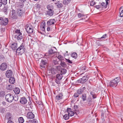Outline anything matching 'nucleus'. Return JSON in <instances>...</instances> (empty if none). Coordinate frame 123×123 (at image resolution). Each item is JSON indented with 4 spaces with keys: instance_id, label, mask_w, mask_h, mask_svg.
Wrapping results in <instances>:
<instances>
[{
    "instance_id": "nucleus-1",
    "label": "nucleus",
    "mask_w": 123,
    "mask_h": 123,
    "mask_svg": "<svg viewBox=\"0 0 123 123\" xmlns=\"http://www.w3.org/2000/svg\"><path fill=\"white\" fill-rule=\"evenodd\" d=\"M18 44L16 43H14L11 44L10 47L13 50H15L17 53H18V55H21L25 52V48L24 45L23 43L17 48Z\"/></svg>"
},
{
    "instance_id": "nucleus-2",
    "label": "nucleus",
    "mask_w": 123,
    "mask_h": 123,
    "mask_svg": "<svg viewBox=\"0 0 123 123\" xmlns=\"http://www.w3.org/2000/svg\"><path fill=\"white\" fill-rule=\"evenodd\" d=\"M120 80V78L119 77L115 78L110 82V86L113 87H116L117 86L118 83Z\"/></svg>"
},
{
    "instance_id": "nucleus-3",
    "label": "nucleus",
    "mask_w": 123,
    "mask_h": 123,
    "mask_svg": "<svg viewBox=\"0 0 123 123\" xmlns=\"http://www.w3.org/2000/svg\"><path fill=\"white\" fill-rule=\"evenodd\" d=\"M39 60H41L40 63V66L42 68H44V66L47 64L48 59L45 57H43L40 58Z\"/></svg>"
},
{
    "instance_id": "nucleus-4",
    "label": "nucleus",
    "mask_w": 123,
    "mask_h": 123,
    "mask_svg": "<svg viewBox=\"0 0 123 123\" xmlns=\"http://www.w3.org/2000/svg\"><path fill=\"white\" fill-rule=\"evenodd\" d=\"M0 24L2 25L6 26L8 24V20L7 18L0 17Z\"/></svg>"
},
{
    "instance_id": "nucleus-5",
    "label": "nucleus",
    "mask_w": 123,
    "mask_h": 123,
    "mask_svg": "<svg viewBox=\"0 0 123 123\" xmlns=\"http://www.w3.org/2000/svg\"><path fill=\"white\" fill-rule=\"evenodd\" d=\"M6 100L9 102H12L14 100L13 96L11 93L7 94L5 96Z\"/></svg>"
},
{
    "instance_id": "nucleus-6",
    "label": "nucleus",
    "mask_w": 123,
    "mask_h": 123,
    "mask_svg": "<svg viewBox=\"0 0 123 123\" xmlns=\"http://www.w3.org/2000/svg\"><path fill=\"white\" fill-rule=\"evenodd\" d=\"M25 29L26 32L29 34H31L33 32L32 26L30 25H26L25 26Z\"/></svg>"
},
{
    "instance_id": "nucleus-7",
    "label": "nucleus",
    "mask_w": 123,
    "mask_h": 123,
    "mask_svg": "<svg viewBox=\"0 0 123 123\" xmlns=\"http://www.w3.org/2000/svg\"><path fill=\"white\" fill-rule=\"evenodd\" d=\"M88 79V76L87 75H85L82 78L77 80L78 83H83L86 82Z\"/></svg>"
},
{
    "instance_id": "nucleus-8",
    "label": "nucleus",
    "mask_w": 123,
    "mask_h": 123,
    "mask_svg": "<svg viewBox=\"0 0 123 123\" xmlns=\"http://www.w3.org/2000/svg\"><path fill=\"white\" fill-rule=\"evenodd\" d=\"M17 13L16 11L13 9L12 11V15L11 16V18L14 19H17L18 18Z\"/></svg>"
},
{
    "instance_id": "nucleus-9",
    "label": "nucleus",
    "mask_w": 123,
    "mask_h": 123,
    "mask_svg": "<svg viewBox=\"0 0 123 123\" xmlns=\"http://www.w3.org/2000/svg\"><path fill=\"white\" fill-rule=\"evenodd\" d=\"M25 12V10L20 9L18 10L17 13L19 17H21L24 16Z\"/></svg>"
},
{
    "instance_id": "nucleus-10",
    "label": "nucleus",
    "mask_w": 123,
    "mask_h": 123,
    "mask_svg": "<svg viewBox=\"0 0 123 123\" xmlns=\"http://www.w3.org/2000/svg\"><path fill=\"white\" fill-rule=\"evenodd\" d=\"M7 67V65L6 63H3L0 66V69L2 71H4L6 70Z\"/></svg>"
},
{
    "instance_id": "nucleus-11",
    "label": "nucleus",
    "mask_w": 123,
    "mask_h": 123,
    "mask_svg": "<svg viewBox=\"0 0 123 123\" xmlns=\"http://www.w3.org/2000/svg\"><path fill=\"white\" fill-rule=\"evenodd\" d=\"M27 102V100L25 97H21L20 99V103L23 105L26 104Z\"/></svg>"
},
{
    "instance_id": "nucleus-12",
    "label": "nucleus",
    "mask_w": 123,
    "mask_h": 123,
    "mask_svg": "<svg viewBox=\"0 0 123 123\" xmlns=\"http://www.w3.org/2000/svg\"><path fill=\"white\" fill-rule=\"evenodd\" d=\"M12 72L11 70H8L6 71V76L7 77L9 78L12 77Z\"/></svg>"
},
{
    "instance_id": "nucleus-13",
    "label": "nucleus",
    "mask_w": 123,
    "mask_h": 123,
    "mask_svg": "<svg viewBox=\"0 0 123 123\" xmlns=\"http://www.w3.org/2000/svg\"><path fill=\"white\" fill-rule=\"evenodd\" d=\"M34 115L31 112H28L27 114V117L28 118L32 119L34 117Z\"/></svg>"
},
{
    "instance_id": "nucleus-14",
    "label": "nucleus",
    "mask_w": 123,
    "mask_h": 123,
    "mask_svg": "<svg viewBox=\"0 0 123 123\" xmlns=\"http://www.w3.org/2000/svg\"><path fill=\"white\" fill-rule=\"evenodd\" d=\"M55 22V19H50L47 22V25H50L54 24Z\"/></svg>"
},
{
    "instance_id": "nucleus-15",
    "label": "nucleus",
    "mask_w": 123,
    "mask_h": 123,
    "mask_svg": "<svg viewBox=\"0 0 123 123\" xmlns=\"http://www.w3.org/2000/svg\"><path fill=\"white\" fill-rule=\"evenodd\" d=\"M86 102L87 105L88 106H90L92 104V99L90 96H89L87 99Z\"/></svg>"
},
{
    "instance_id": "nucleus-16",
    "label": "nucleus",
    "mask_w": 123,
    "mask_h": 123,
    "mask_svg": "<svg viewBox=\"0 0 123 123\" xmlns=\"http://www.w3.org/2000/svg\"><path fill=\"white\" fill-rule=\"evenodd\" d=\"M63 94L61 92L58 95L55 96V98L56 100H58L62 98V97L63 96Z\"/></svg>"
},
{
    "instance_id": "nucleus-17",
    "label": "nucleus",
    "mask_w": 123,
    "mask_h": 123,
    "mask_svg": "<svg viewBox=\"0 0 123 123\" xmlns=\"http://www.w3.org/2000/svg\"><path fill=\"white\" fill-rule=\"evenodd\" d=\"M55 5H57L56 6L59 8H61L63 6V4L61 3L59 1H57L56 3H55Z\"/></svg>"
},
{
    "instance_id": "nucleus-18",
    "label": "nucleus",
    "mask_w": 123,
    "mask_h": 123,
    "mask_svg": "<svg viewBox=\"0 0 123 123\" xmlns=\"http://www.w3.org/2000/svg\"><path fill=\"white\" fill-rule=\"evenodd\" d=\"M9 79V82L12 84H13L15 83V80L14 77H10Z\"/></svg>"
},
{
    "instance_id": "nucleus-19",
    "label": "nucleus",
    "mask_w": 123,
    "mask_h": 123,
    "mask_svg": "<svg viewBox=\"0 0 123 123\" xmlns=\"http://www.w3.org/2000/svg\"><path fill=\"white\" fill-rule=\"evenodd\" d=\"M63 77V75L61 74H58L56 76V79L58 80H61L62 79Z\"/></svg>"
},
{
    "instance_id": "nucleus-20",
    "label": "nucleus",
    "mask_w": 123,
    "mask_h": 123,
    "mask_svg": "<svg viewBox=\"0 0 123 123\" xmlns=\"http://www.w3.org/2000/svg\"><path fill=\"white\" fill-rule=\"evenodd\" d=\"M13 91L15 94H18L20 92V90L18 88L16 87L14 89Z\"/></svg>"
},
{
    "instance_id": "nucleus-21",
    "label": "nucleus",
    "mask_w": 123,
    "mask_h": 123,
    "mask_svg": "<svg viewBox=\"0 0 123 123\" xmlns=\"http://www.w3.org/2000/svg\"><path fill=\"white\" fill-rule=\"evenodd\" d=\"M107 34H105V35H103V36L101 37L100 38H98L99 40V41H102L103 40H104L107 37Z\"/></svg>"
},
{
    "instance_id": "nucleus-22",
    "label": "nucleus",
    "mask_w": 123,
    "mask_h": 123,
    "mask_svg": "<svg viewBox=\"0 0 123 123\" xmlns=\"http://www.w3.org/2000/svg\"><path fill=\"white\" fill-rule=\"evenodd\" d=\"M87 94L86 93H84L82 95V101H85L86 100L87 98Z\"/></svg>"
},
{
    "instance_id": "nucleus-23",
    "label": "nucleus",
    "mask_w": 123,
    "mask_h": 123,
    "mask_svg": "<svg viewBox=\"0 0 123 123\" xmlns=\"http://www.w3.org/2000/svg\"><path fill=\"white\" fill-rule=\"evenodd\" d=\"M47 14L50 16H52L54 14V11L51 10L50 11H47Z\"/></svg>"
},
{
    "instance_id": "nucleus-24",
    "label": "nucleus",
    "mask_w": 123,
    "mask_h": 123,
    "mask_svg": "<svg viewBox=\"0 0 123 123\" xmlns=\"http://www.w3.org/2000/svg\"><path fill=\"white\" fill-rule=\"evenodd\" d=\"M16 38H17L18 40H21L22 38V34H19L15 36V37Z\"/></svg>"
},
{
    "instance_id": "nucleus-25",
    "label": "nucleus",
    "mask_w": 123,
    "mask_h": 123,
    "mask_svg": "<svg viewBox=\"0 0 123 123\" xmlns=\"http://www.w3.org/2000/svg\"><path fill=\"white\" fill-rule=\"evenodd\" d=\"M50 70L51 71V73L52 74L54 75L56 73V70L54 68H51L50 69Z\"/></svg>"
},
{
    "instance_id": "nucleus-26",
    "label": "nucleus",
    "mask_w": 123,
    "mask_h": 123,
    "mask_svg": "<svg viewBox=\"0 0 123 123\" xmlns=\"http://www.w3.org/2000/svg\"><path fill=\"white\" fill-rule=\"evenodd\" d=\"M90 94L92 96V98L94 99L96 98L97 97L96 94L94 93L93 91H91L90 92Z\"/></svg>"
},
{
    "instance_id": "nucleus-27",
    "label": "nucleus",
    "mask_w": 123,
    "mask_h": 123,
    "mask_svg": "<svg viewBox=\"0 0 123 123\" xmlns=\"http://www.w3.org/2000/svg\"><path fill=\"white\" fill-rule=\"evenodd\" d=\"M61 74L62 75L65 74L67 72V70L66 69L62 68L61 69Z\"/></svg>"
},
{
    "instance_id": "nucleus-28",
    "label": "nucleus",
    "mask_w": 123,
    "mask_h": 123,
    "mask_svg": "<svg viewBox=\"0 0 123 123\" xmlns=\"http://www.w3.org/2000/svg\"><path fill=\"white\" fill-rule=\"evenodd\" d=\"M47 8L48 10V11H50L51 10H53L54 7L52 5H48L47 6Z\"/></svg>"
},
{
    "instance_id": "nucleus-29",
    "label": "nucleus",
    "mask_w": 123,
    "mask_h": 123,
    "mask_svg": "<svg viewBox=\"0 0 123 123\" xmlns=\"http://www.w3.org/2000/svg\"><path fill=\"white\" fill-rule=\"evenodd\" d=\"M99 4H100V6L104 8H106L108 4L104 2H103L101 3H99Z\"/></svg>"
},
{
    "instance_id": "nucleus-30",
    "label": "nucleus",
    "mask_w": 123,
    "mask_h": 123,
    "mask_svg": "<svg viewBox=\"0 0 123 123\" xmlns=\"http://www.w3.org/2000/svg\"><path fill=\"white\" fill-rule=\"evenodd\" d=\"M55 53L56 51H54V50L52 49H51L48 51V53L49 55L53 54Z\"/></svg>"
},
{
    "instance_id": "nucleus-31",
    "label": "nucleus",
    "mask_w": 123,
    "mask_h": 123,
    "mask_svg": "<svg viewBox=\"0 0 123 123\" xmlns=\"http://www.w3.org/2000/svg\"><path fill=\"white\" fill-rule=\"evenodd\" d=\"M69 116L68 114H65L63 116V118L65 120H67L69 118Z\"/></svg>"
},
{
    "instance_id": "nucleus-32",
    "label": "nucleus",
    "mask_w": 123,
    "mask_h": 123,
    "mask_svg": "<svg viewBox=\"0 0 123 123\" xmlns=\"http://www.w3.org/2000/svg\"><path fill=\"white\" fill-rule=\"evenodd\" d=\"M12 85H8L7 86L6 89L8 90H12L13 88V87L12 86Z\"/></svg>"
},
{
    "instance_id": "nucleus-33",
    "label": "nucleus",
    "mask_w": 123,
    "mask_h": 123,
    "mask_svg": "<svg viewBox=\"0 0 123 123\" xmlns=\"http://www.w3.org/2000/svg\"><path fill=\"white\" fill-rule=\"evenodd\" d=\"M71 55L72 57L75 59H76L77 57V54L75 52L72 53Z\"/></svg>"
},
{
    "instance_id": "nucleus-34",
    "label": "nucleus",
    "mask_w": 123,
    "mask_h": 123,
    "mask_svg": "<svg viewBox=\"0 0 123 123\" xmlns=\"http://www.w3.org/2000/svg\"><path fill=\"white\" fill-rule=\"evenodd\" d=\"M77 92L79 95L81 94L83 92V90L82 89H79L77 90Z\"/></svg>"
},
{
    "instance_id": "nucleus-35",
    "label": "nucleus",
    "mask_w": 123,
    "mask_h": 123,
    "mask_svg": "<svg viewBox=\"0 0 123 123\" xmlns=\"http://www.w3.org/2000/svg\"><path fill=\"white\" fill-rule=\"evenodd\" d=\"M71 0H63V3L64 5H67L69 3Z\"/></svg>"
},
{
    "instance_id": "nucleus-36",
    "label": "nucleus",
    "mask_w": 123,
    "mask_h": 123,
    "mask_svg": "<svg viewBox=\"0 0 123 123\" xmlns=\"http://www.w3.org/2000/svg\"><path fill=\"white\" fill-rule=\"evenodd\" d=\"M18 121L19 123H23L24 122V120L22 117H20L18 119Z\"/></svg>"
},
{
    "instance_id": "nucleus-37",
    "label": "nucleus",
    "mask_w": 123,
    "mask_h": 123,
    "mask_svg": "<svg viewBox=\"0 0 123 123\" xmlns=\"http://www.w3.org/2000/svg\"><path fill=\"white\" fill-rule=\"evenodd\" d=\"M61 65L62 67L64 68H65L67 66L65 62L63 61H61Z\"/></svg>"
},
{
    "instance_id": "nucleus-38",
    "label": "nucleus",
    "mask_w": 123,
    "mask_h": 123,
    "mask_svg": "<svg viewBox=\"0 0 123 123\" xmlns=\"http://www.w3.org/2000/svg\"><path fill=\"white\" fill-rule=\"evenodd\" d=\"M57 58L60 61L63 60L64 59L63 57L60 55H59L58 56Z\"/></svg>"
},
{
    "instance_id": "nucleus-39",
    "label": "nucleus",
    "mask_w": 123,
    "mask_h": 123,
    "mask_svg": "<svg viewBox=\"0 0 123 123\" xmlns=\"http://www.w3.org/2000/svg\"><path fill=\"white\" fill-rule=\"evenodd\" d=\"M29 122H31L32 123H38V122L36 119H34L32 120H30Z\"/></svg>"
},
{
    "instance_id": "nucleus-40",
    "label": "nucleus",
    "mask_w": 123,
    "mask_h": 123,
    "mask_svg": "<svg viewBox=\"0 0 123 123\" xmlns=\"http://www.w3.org/2000/svg\"><path fill=\"white\" fill-rule=\"evenodd\" d=\"M14 99L15 101H17L18 99V96L17 95H14L13 96Z\"/></svg>"
},
{
    "instance_id": "nucleus-41",
    "label": "nucleus",
    "mask_w": 123,
    "mask_h": 123,
    "mask_svg": "<svg viewBox=\"0 0 123 123\" xmlns=\"http://www.w3.org/2000/svg\"><path fill=\"white\" fill-rule=\"evenodd\" d=\"M101 119L102 121L103 122L105 121V120L104 119V117L105 114H104L103 113H102L101 114Z\"/></svg>"
},
{
    "instance_id": "nucleus-42",
    "label": "nucleus",
    "mask_w": 123,
    "mask_h": 123,
    "mask_svg": "<svg viewBox=\"0 0 123 123\" xmlns=\"http://www.w3.org/2000/svg\"><path fill=\"white\" fill-rule=\"evenodd\" d=\"M74 111H77V112H78L79 111L77 110L78 107V106L77 105H74Z\"/></svg>"
},
{
    "instance_id": "nucleus-43",
    "label": "nucleus",
    "mask_w": 123,
    "mask_h": 123,
    "mask_svg": "<svg viewBox=\"0 0 123 123\" xmlns=\"http://www.w3.org/2000/svg\"><path fill=\"white\" fill-rule=\"evenodd\" d=\"M15 33H17V35H18L19 34H21V33L20 32V30L17 29L15 31Z\"/></svg>"
},
{
    "instance_id": "nucleus-44",
    "label": "nucleus",
    "mask_w": 123,
    "mask_h": 123,
    "mask_svg": "<svg viewBox=\"0 0 123 123\" xmlns=\"http://www.w3.org/2000/svg\"><path fill=\"white\" fill-rule=\"evenodd\" d=\"M3 11L4 13L6 14L7 13V8L5 7L3 8Z\"/></svg>"
},
{
    "instance_id": "nucleus-45",
    "label": "nucleus",
    "mask_w": 123,
    "mask_h": 123,
    "mask_svg": "<svg viewBox=\"0 0 123 123\" xmlns=\"http://www.w3.org/2000/svg\"><path fill=\"white\" fill-rule=\"evenodd\" d=\"M37 103L39 105H43V104L42 102L41 101H36Z\"/></svg>"
},
{
    "instance_id": "nucleus-46",
    "label": "nucleus",
    "mask_w": 123,
    "mask_h": 123,
    "mask_svg": "<svg viewBox=\"0 0 123 123\" xmlns=\"http://www.w3.org/2000/svg\"><path fill=\"white\" fill-rule=\"evenodd\" d=\"M5 95V92L3 91L0 92V97L3 96Z\"/></svg>"
},
{
    "instance_id": "nucleus-47",
    "label": "nucleus",
    "mask_w": 123,
    "mask_h": 123,
    "mask_svg": "<svg viewBox=\"0 0 123 123\" xmlns=\"http://www.w3.org/2000/svg\"><path fill=\"white\" fill-rule=\"evenodd\" d=\"M5 108H1L0 109V112L1 113H3L5 111Z\"/></svg>"
},
{
    "instance_id": "nucleus-48",
    "label": "nucleus",
    "mask_w": 123,
    "mask_h": 123,
    "mask_svg": "<svg viewBox=\"0 0 123 123\" xmlns=\"http://www.w3.org/2000/svg\"><path fill=\"white\" fill-rule=\"evenodd\" d=\"M67 112H68V113H69V114H70V112L72 110L70 108H68L67 109Z\"/></svg>"
},
{
    "instance_id": "nucleus-49",
    "label": "nucleus",
    "mask_w": 123,
    "mask_h": 123,
    "mask_svg": "<svg viewBox=\"0 0 123 123\" xmlns=\"http://www.w3.org/2000/svg\"><path fill=\"white\" fill-rule=\"evenodd\" d=\"M95 4V2H94V1H92L90 3V6H93Z\"/></svg>"
},
{
    "instance_id": "nucleus-50",
    "label": "nucleus",
    "mask_w": 123,
    "mask_h": 123,
    "mask_svg": "<svg viewBox=\"0 0 123 123\" xmlns=\"http://www.w3.org/2000/svg\"><path fill=\"white\" fill-rule=\"evenodd\" d=\"M123 12V7L121 6L119 9V13Z\"/></svg>"
},
{
    "instance_id": "nucleus-51",
    "label": "nucleus",
    "mask_w": 123,
    "mask_h": 123,
    "mask_svg": "<svg viewBox=\"0 0 123 123\" xmlns=\"http://www.w3.org/2000/svg\"><path fill=\"white\" fill-rule=\"evenodd\" d=\"M74 112L72 111L71 112H70V114L68 113V114L70 116L72 117L74 115Z\"/></svg>"
},
{
    "instance_id": "nucleus-52",
    "label": "nucleus",
    "mask_w": 123,
    "mask_h": 123,
    "mask_svg": "<svg viewBox=\"0 0 123 123\" xmlns=\"http://www.w3.org/2000/svg\"><path fill=\"white\" fill-rule=\"evenodd\" d=\"M56 68L58 70L60 71L61 69V67L60 66H56Z\"/></svg>"
},
{
    "instance_id": "nucleus-53",
    "label": "nucleus",
    "mask_w": 123,
    "mask_h": 123,
    "mask_svg": "<svg viewBox=\"0 0 123 123\" xmlns=\"http://www.w3.org/2000/svg\"><path fill=\"white\" fill-rule=\"evenodd\" d=\"M3 4L4 5H6L7 3V0H1Z\"/></svg>"
},
{
    "instance_id": "nucleus-54",
    "label": "nucleus",
    "mask_w": 123,
    "mask_h": 123,
    "mask_svg": "<svg viewBox=\"0 0 123 123\" xmlns=\"http://www.w3.org/2000/svg\"><path fill=\"white\" fill-rule=\"evenodd\" d=\"M66 62H68V63L70 64L72 63V62L69 59H66Z\"/></svg>"
},
{
    "instance_id": "nucleus-55",
    "label": "nucleus",
    "mask_w": 123,
    "mask_h": 123,
    "mask_svg": "<svg viewBox=\"0 0 123 123\" xmlns=\"http://www.w3.org/2000/svg\"><path fill=\"white\" fill-rule=\"evenodd\" d=\"M59 80H57V79L55 80V82L58 84H60V81Z\"/></svg>"
},
{
    "instance_id": "nucleus-56",
    "label": "nucleus",
    "mask_w": 123,
    "mask_h": 123,
    "mask_svg": "<svg viewBox=\"0 0 123 123\" xmlns=\"http://www.w3.org/2000/svg\"><path fill=\"white\" fill-rule=\"evenodd\" d=\"M18 1H19L20 2H21L22 4H23L26 1V0H18Z\"/></svg>"
},
{
    "instance_id": "nucleus-57",
    "label": "nucleus",
    "mask_w": 123,
    "mask_h": 123,
    "mask_svg": "<svg viewBox=\"0 0 123 123\" xmlns=\"http://www.w3.org/2000/svg\"><path fill=\"white\" fill-rule=\"evenodd\" d=\"M75 98L78 97L79 96V94L77 93H75L74 95Z\"/></svg>"
},
{
    "instance_id": "nucleus-58",
    "label": "nucleus",
    "mask_w": 123,
    "mask_h": 123,
    "mask_svg": "<svg viewBox=\"0 0 123 123\" xmlns=\"http://www.w3.org/2000/svg\"><path fill=\"white\" fill-rule=\"evenodd\" d=\"M83 15L80 13H79L78 14V16L79 18H80L81 16H83Z\"/></svg>"
},
{
    "instance_id": "nucleus-59",
    "label": "nucleus",
    "mask_w": 123,
    "mask_h": 123,
    "mask_svg": "<svg viewBox=\"0 0 123 123\" xmlns=\"http://www.w3.org/2000/svg\"><path fill=\"white\" fill-rule=\"evenodd\" d=\"M101 7V6L100 5V6L99 5H97L95 7L97 9H98L100 8V7Z\"/></svg>"
},
{
    "instance_id": "nucleus-60",
    "label": "nucleus",
    "mask_w": 123,
    "mask_h": 123,
    "mask_svg": "<svg viewBox=\"0 0 123 123\" xmlns=\"http://www.w3.org/2000/svg\"><path fill=\"white\" fill-rule=\"evenodd\" d=\"M0 58L2 60L3 59H4V56L2 55H0Z\"/></svg>"
},
{
    "instance_id": "nucleus-61",
    "label": "nucleus",
    "mask_w": 123,
    "mask_h": 123,
    "mask_svg": "<svg viewBox=\"0 0 123 123\" xmlns=\"http://www.w3.org/2000/svg\"><path fill=\"white\" fill-rule=\"evenodd\" d=\"M45 26H41V27L42 28V30L43 31H44L45 30Z\"/></svg>"
},
{
    "instance_id": "nucleus-62",
    "label": "nucleus",
    "mask_w": 123,
    "mask_h": 123,
    "mask_svg": "<svg viewBox=\"0 0 123 123\" xmlns=\"http://www.w3.org/2000/svg\"><path fill=\"white\" fill-rule=\"evenodd\" d=\"M54 62L55 65H56L58 64V62L56 60L54 61Z\"/></svg>"
},
{
    "instance_id": "nucleus-63",
    "label": "nucleus",
    "mask_w": 123,
    "mask_h": 123,
    "mask_svg": "<svg viewBox=\"0 0 123 123\" xmlns=\"http://www.w3.org/2000/svg\"><path fill=\"white\" fill-rule=\"evenodd\" d=\"M47 30L48 31H49L50 30V27H48L47 28Z\"/></svg>"
},
{
    "instance_id": "nucleus-64",
    "label": "nucleus",
    "mask_w": 123,
    "mask_h": 123,
    "mask_svg": "<svg viewBox=\"0 0 123 123\" xmlns=\"http://www.w3.org/2000/svg\"><path fill=\"white\" fill-rule=\"evenodd\" d=\"M120 16L121 17H122L123 16V12L119 13Z\"/></svg>"
}]
</instances>
